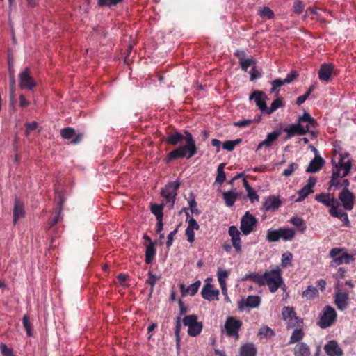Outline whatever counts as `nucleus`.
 Wrapping results in <instances>:
<instances>
[{
    "label": "nucleus",
    "instance_id": "nucleus-34",
    "mask_svg": "<svg viewBox=\"0 0 356 356\" xmlns=\"http://www.w3.org/2000/svg\"><path fill=\"white\" fill-rule=\"evenodd\" d=\"M257 350L252 343H247L240 348V356H256Z\"/></svg>",
    "mask_w": 356,
    "mask_h": 356
},
{
    "label": "nucleus",
    "instance_id": "nucleus-20",
    "mask_svg": "<svg viewBox=\"0 0 356 356\" xmlns=\"http://www.w3.org/2000/svg\"><path fill=\"white\" fill-rule=\"evenodd\" d=\"M282 202L280 198L275 195H269L264 198L263 202V210L266 212L276 211L280 207Z\"/></svg>",
    "mask_w": 356,
    "mask_h": 356
},
{
    "label": "nucleus",
    "instance_id": "nucleus-41",
    "mask_svg": "<svg viewBox=\"0 0 356 356\" xmlns=\"http://www.w3.org/2000/svg\"><path fill=\"white\" fill-rule=\"evenodd\" d=\"M275 334V331L267 325L261 326L257 334L260 339H270Z\"/></svg>",
    "mask_w": 356,
    "mask_h": 356
},
{
    "label": "nucleus",
    "instance_id": "nucleus-15",
    "mask_svg": "<svg viewBox=\"0 0 356 356\" xmlns=\"http://www.w3.org/2000/svg\"><path fill=\"white\" fill-rule=\"evenodd\" d=\"M352 168V161L348 159L346 161H339L332 168V175L337 177H345Z\"/></svg>",
    "mask_w": 356,
    "mask_h": 356
},
{
    "label": "nucleus",
    "instance_id": "nucleus-27",
    "mask_svg": "<svg viewBox=\"0 0 356 356\" xmlns=\"http://www.w3.org/2000/svg\"><path fill=\"white\" fill-rule=\"evenodd\" d=\"M201 285V281L197 280L194 283L190 284L188 286H186L184 283H181L179 284L180 292L182 296H186L187 295L193 296H195Z\"/></svg>",
    "mask_w": 356,
    "mask_h": 356
},
{
    "label": "nucleus",
    "instance_id": "nucleus-63",
    "mask_svg": "<svg viewBox=\"0 0 356 356\" xmlns=\"http://www.w3.org/2000/svg\"><path fill=\"white\" fill-rule=\"evenodd\" d=\"M56 214L54 217L53 218H50L49 220H48V222H47V224H48V229H50L53 226H54L55 225H56L60 218V214L61 213H58V212H56Z\"/></svg>",
    "mask_w": 356,
    "mask_h": 356
},
{
    "label": "nucleus",
    "instance_id": "nucleus-37",
    "mask_svg": "<svg viewBox=\"0 0 356 356\" xmlns=\"http://www.w3.org/2000/svg\"><path fill=\"white\" fill-rule=\"evenodd\" d=\"M304 336L305 332L302 328L301 327L296 328L293 331L292 334L290 337L289 343L293 344L295 343H299L303 339Z\"/></svg>",
    "mask_w": 356,
    "mask_h": 356
},
{
    "label": "nucleus",
    "instance_id": "nucleus-7",
    "mask_svg": "<svg viewBox=\"0 0 356 356\" xmlns=\"http://www.w3.org/2000/svg\"><path fill=\"white\" fill-rule=\"evenodd\" d=\"M337 314L334 307L326 305L320 312L317 325L321 329H326L332 326L337 320Z\"/></svg>",
    "mask_w": 356,
    "mask_h": 356
},
{
    "label": "nucleus",
    "instance_id": "nucleus-21",
    "mask_svg": "<svg viewBox=\"0 0 356 356\" xmlns=\"http://www.w3.org/2000/svg\"><path fill=\"white\" fill-rule=\"evenodd\" d=\"M202 298L209 301H213L218 300L219 291L214 289L213 286L210 283H207L203 286L201 291Z\"/></svg>",
    "mask_w": 356,
    "mask_h": 356
},
{
    "label": "nucleus",
    "instance_id": "nucleus-4",
    "mask_svg": "<svg viewBox=\"0 0 356 356\" xmlns=\"http://www.w3.org/2000/svg\"><path fill=\"white\" fill-rule=\"evenodd\" d=\"M264 286L267 285L271 293H275L277 290L282 287L283 289L286 288V285L282 277L281 270L279 267L275 269L266 271L263 274Z\"/></svg>",
    "mask_w": 356,
    "mask_h": 356
},
{
    "label": "nucleus",
    "instance_id": "nucleus-13",
    "mask_svg": "<svg viewBox=\"0 0 356 356\" xmlns=\"http://www.w3.org/2000/svg\"><path fill=\"white\" fill-rule=\"evenodd\" d=\"M37 86V82L34 80L31 74V70L29 67L19 74V86L22 90H33Z\"/></svg>",
    "mask_w": 356,
    "mask_h": 356
},
{
    "label": "nucleus",
    "instance_id": "nucleus-50",
    "mask_svg": "<svg viewBox=\"0 0 356 356\" xmlns=\"http://www.w3.org/2000/svg\"><path fill=\"white\" fill-rule=\"evenodd\" d=\"M147 275L148 278L146 280L145 283L150 286V293H152L155 284L160 279V277L152 274L151 271L148 272Z\"/></svg>",
    "mask_w": 356,
    "mask_h": 356
},
{
    "label": "nucleus",
    "instance_id": "nucleus-25",
    "mask_svg": "<svg viewBox=\"0 0 356 356\" xmlns=\"http://www.w3.org/2000/svg\"><path fill=\"white\" fill-rule=\"evenodd\" d=\"M179 316H177L176 318V325L175 329V334L176 336V342L177 345L179 346L180 342V330L181 327V316L185 314L187 312V308L184 306V302L181 300H179Z\"/></svg>",
    "mask_w": 356,
    "mask_h": 356
},
{
    "label": "nucleus",
    "instance_id": "nucleus-16",
    "mask_svg": "<svg viewBox=\"0 0 356 356\" xmlns=\"http://www.w3.org/2000/svg\"><path fill=\"white\" fill-rule=\"evenodd\" d=\"M228 234L231 238L232 245L237 253L242 251L241 232L235 225H231L228 229Z\"/></svg>",
    "mask_w": 356,
    "mask_h": 356
},
{
    "label": "nucleus",
    "instance_id": "nucleus-55",
    "mask_svg": "<svg viewBox=\"0 0 356 356\" xmlns=\"http://www.w3.org/2000/svg\"><path fill=\"white\" fill-rule=\"evenodd\" d=\"M0 351L3 356H16L14 355L13 349L8 348L4 343H0Z\"/></svg>",
    "mask_w": 356,
    "mask_h": 356
},
{
    "label": "nucleus",
    "instance_id": "nucleus-54",
    "mask_svg": "<svg viewBox=\"0 0 356 356\" xmlns=\"http://www.w3.org/2000/svg\"><path fill=\"white\" fill-rule=\"evenodd\" d=\"M298 168V164L296 163H291L288 165V168L285 169L283 172L282 175L289 177H290L297 169Z\"/></svg>",
    "mask_w": 356,
    "mask_h": 356
},
{
    "label": "nucleus",
    "instance_id": "nucleus-60",
    "mask_svg": "<svg viewBox=\"0 0 356 356\" xmlns=\"http://www.w3.org/2000/svg\"><path fill=\"white\" fill-rule=\"evenodd\" d=\"M123 0H99L98 3L99 6H106L108 7H111L117 5L118 3L122 2Z\"/></svg>",
    "mask_w": 356,
    "mask_h": 356
},
{
    "label": "nucleus",
    "instance_id": "nucleus-56",
    "mask_svg": "<svg viewBox=\"0 0 356 356\" xmlns=\"http://www.w3.org/2000/svg\"><path fill=\"white\" fill-rule=\"evenodd\" d=\"M22 324L26 331L27 335L31 336L32 335L31 326V323H30L29 316L27 314H25L23 316Z\"/></svg>",
    "mask_w": 356,
    "mask_h": 356
},
{
    "label": "nucleus",
    "instance_id": "nucleus-10",
    "mask_svg": "<svg viewBox=\"0 0 356 356\" xmlns=\"http://www.w3.org/2000/svg\"><path fill=\"white\" fill-rule=\"evenodd\" d=\"M182 323L184 326L188 327V334L191 337L199 335L203 328L202 323L197 321V316L195 314L185 316Z\"/></svg>",
    "mask_w": 356,
    "mask_h": 356
},
{
    "label": "nucleus",
    "instance_id": "nucleus-51",
    "mask_svg": "<svg viewBox=\"0 0 356 356\" xmlns=\"http://www.w3.org/2000/svg\"><path fill=\"white\" fill-rule=\"evenodd\" d=\"M239 64L241 65L242 70H243L244 72H247L248 69L250 66H254L256 65V62L252 58H245L244 60L241 59V62L239 63Z\"/></svg>",
    "mask_w": 356,
    "mask_h": 356
},
{
    "label": "nucleus",
    "instance_id": "nucleus-2",
    "mask_svg": "<svg viewBox=\"0 0 356 356\" xmlns=\"http://www.w3.org/2000/svg\"><path fill=\"white\" fill-rule=\"evenodd\" d=\"M315 200L323 204L329 208V213L334 218H337L343 222V225L346 227H350V222L348 213L340 209V204L334 196L330 193H321L317 194Z\"/></svg>",
    "mask_w": 356,
    "mask_h": 356
},
{
    "label": "nucleus",
    "instance_id": "nucleus-1",
    "mask_svg": "<svg viewBox=\"0 0 356 356\" xmlns=\"http://www.w3.org/2000/svg\"><path fill=\"white\" fill-rule=\"evenodd\" d=\"M183 140H185L184 145H180L175 149L168 153L166 157V162L169 163L175 159H190L196 154L197 152V146L192 134L188 131H184V136L179 132L168 134L165 139L168 144L177 145Z\"/></svg>",
    "mask_w": 356,
    "mask_h": 356
},
{
    "label": "nucleus",
    "instance_id": "nucleus-36",
    "mask_svg": "<svg viewBox=\"0 0 356 356\" xmlns=\"http://www.w3.org/2000/svg\"><path fill=\"white\" fill-rule=\"evenodd\" d=\"M156 255V249L154 248V245L152 242L149 243V245L146 246L145 250V261L146 264H149L152 263Z\"/></svg>",
    "mask_w": 356,
    "mask_h": 356
},
{
    "label": "nucleus",
    "instance_id": "nucleus-44",
    "mask_svg": "<svg viewBox=\"0 0 356 356\" xmlns=\"http://www.w3.org/2000/svg\"><path fill=\"white\" fill-rule=\"evenodd\" d=\"M284 79H277L271 82L272 88L270 90V93H275V96L279 95L280 88L285 85Z\"/></svg>",
    "mask_w": 356,
    "mask_h": 356
},
{
    "label": "nucleus",
    "instance_id": "nucleus-47",
    "mask_svg": "<svg viewBox=\"0 0 356 356\" xmlns=\"http://www.w3.org/2000/svg\"><path fill=\"white\" fill-rule=\"evenodd\" d=\"M290 222L293 225L297 227L302 233H303L306 230V225H305L303 219L301 218L292 217L290 219Z\"/></svg>",
    "mask_w": 356,
    "mask_h": 356
},
{
    "label": "nucleus",
    "instance_id": "nucleus-52",
    "mask_svg": "<svg viewBox=\"0 0 356 356\" xmlns=\"http://www.w3.org/2000/svg\"><path fill=\"white\" fill-rule=\"evenodd\" d=\"M229 271L222 268H219L217 272V277L219 283H226V280L229 276Z\"/></svg>",
    "mask_w": 356,
    "mask_h": 356
},
{
    "label": "nucleus",
    "instance_id": "nucleus-5",
    "mask_svg": "<svg viewBox=\"0 0 356 356\" xmlns=\"http://www.w3.org/2000/svg\"><path fill=\"white\" fill-rule=\"evenodd\" d=\"M329 257L332 259L330 267H337L342 264H348L355 261L353 254L348 253L343 248H333L329 252Z\"/></svg>",
    "mask_w": 356,
    "mask_h": 356
},
{
    "label": "nucleus",
    "instance_id": "nucleus-29",
    "mask_svg": "<svg viewBox=\"0 0 356 356\" xmlns=\"http://www.w3.org/2000/svg\"><path fill=\"white\" fill-rule=\"evenodd\" d=\"M25 216L24 204L20 200L15 199L13 208V224L16 225L19 218Z\"/></svg>",
    "mask_w": 356,
    "mask_h": 356
},
{
    "label": "nucleus",
    "instance_id": "nucleus-18",
    "mask_svg": "<svg viewBox=\"0 0 356 356\" xmlns=\"http://www.w3.org/2000/svg\"><path fill=\"white\" fill-rule=\"evenodd\" d=\"M316 179L314 177H309L307 184L298 191V197L296 202L304 200L309 194L314 193L313 188L316 185Z\"/></svg>",
    "mask_w": 356,
    "mask_h": 356
},
{
    "label": "nucleus",
    "instance_id": "nucleus-8",
    "mask_svg": "<svg viewBox=\"0 0 356 356\" xmlns=\"http://www.w3.org/2000/svg\"><path fill=\"white\" fill-rule=\"evenodd\" d=\"M179 185V181H172L165 185L161 191V195L164 198L165 205L170 210L174 208Z\"/></svg>",
    "mask_w": 356,
    "mask_h": 356
},
{
    "label": "nucleus",
    "instance_id": "nucleus-48",
    "mask_svg": "<svg viewBox=\"0 0 356 356\" xmlns=\"http://www.w3.org/2000/svg\"><path fill=\"white\" fill-rule=\"evenodd\" d=\"M293 254L290 252H284L282 255L281 266L286 268L292 265Z\"/></svg>",
    "mask_w": 356,
    "mask_h": 356
},
{
    "label": "nucleus",
    "instance_id": "nucleus-22",
    "mask_svg": "<svg viewBox=\"0 0 356 356\" xmlns=\"http://www.w3.org/2000/svg\"><path fill=\"white\" fill-rule=\"evenodd\" d=\"M313 150L315 152V157L310 161L306 172H316L319 171L325 163L324 159L318 155V151L315 147H313Z\"/></svg>",
    "mask_w": 356,
    "mask_h": 356
},
{
    "label": "nucleus",
    "instance_id": "nucleus-49",
    "mask_svg": "<svg viewBox=\"0 0 356 356\" xmlns=\"http://www.w3.org/2000/svg\"><path fill=\"white\" fill-rule=\"evenodd\" d=\"M241 142V139L229 140L222 143V148L227 151L231 152L234 149L236 145Z\"/></svg>",
    "mask_w": 356,
    "mask_h": 356
},
{
    "label": "nucleus",
    "instance_id": "nucleus-39",
    "mask_svg": "<svg viewBox=\"0 0 356 356\" xmlns=\"http://www.w3.org/2000/svg\"><path fill=\"white\" fill-rule=\"evenodd\" d=\"M261 303V298L257 295L248 296L245 301V305L248 308H257Z\"/></svg>",
    "mask_w": 356,
    "mask_h": 356
},
{
    "label": "nucleus",
    "instance_id": "nucleus-38",
    "mask_svg": "<svg viewBox=\"0 0 356 356\" xmlns=\"http://www.w3.org/2000/svg\"><path fill=\"white\" fill-rule=\"evenodd\" d=\"M163 208H164L163 203H162L161 204H151L150 211H151L152 213L154 215L156 220H160V219L163 218Z\"/></svg>",
    "mask_w": 356,
    "mask_h": 356
},
{
    "label": "nucleus",
    "instance_id": "nucleus-32",
    "mask_svg": "<svg viewBox=\"0 0 356 356\" xmlns=\"http://www.w3.org/2000/svg\"><path fill=\"white\" fill-rule=\"evenodd\" d=\"M240 194L241 193L236 192V190H229L228 191L223 192L222 195L225 204L228 207H232L234 206Z\"/></svg>",
    "mask_w": 356,
    "mask_h": 356
},
{
    "label": "nucleus",
    "instance_id": "nucleus-64",
    "mask_svg": "<svg viewBox=\"0 0 356 356\" xmlns=\"http://www.w3.org/2000/svg\"><path fill=\"white\" fill-rule=\"evenodd\" d=\"M25 127H26V131H25L26 136H29L31 131H34L37 129L38 123L35 121H33L31 123H26L25 124Z\"/></svg>",
    "mask_w": 356,
    "mask_h": 356
},
{
    "label": "nucleus",
    "instance_id": "nucleus-53",
    "mask_svg": "<svg viewBox=\"0 0 356 356\" xmlns=\"http://www.w3.org/2000/svg\"><path fill=\"white\" fill-rule=\"evenodd\" d=\"M56 193V199L58 202V207L56 208L55 212L61 213L65 199L60 193H58L57 191Z\"/></svg>",
    "mask_w": 356,
    "mask_h": 356
},
{
    "label": "nucleus",
    "instance_id": "nucleus-35",
    "mask_svg": "<svg viewBox=\"0 0 356 356\" xmlns=\"http://www.w3.org/2000/svg\"><path fill=\"white\" fill-rule=\"evenodd\" d=\"M243 186L247 191V195L250 199V202L252 203H254V202H258L259 200V197L257 191L250 186L248 181L245 179H243Z\"/></svg>",
    "mask_w": 356,
    "mask_h": 356
},
{
    "label": "nucleus",
    "instance_id": "nucleus-30",
    "mask_svg": "<svg viewBox=\"0 0 356 356\" xmlns=\"http://www.w3.org/2000/svg\"><path fill=\"white\" fill-rule=\"evenodd\" d=\"M280 131H274L267 134L266 138L264 140L259 143L257 147V151L261 149L263 147H270L273 142L277 140L280 136Z\"/></svg>",
    "mask_w": 356,
    "mask_h": 356
},
{
    "label": "nucleus",
    "instance_id": "nucleus-31",
    "mask_svg": "<svg viewBox=\"0 0 356 356\" xmlns=\"http://www.w3.org/2000/svg\"><path fill=\"white\" fill-rule=\"evenodd\" d=\"M282 315L284 321L293 318L299 323H303V320L296 316V313L292 307H284L282 310Z\"/></svg>",
    "mask_w": 356,
    "mask_h": 356
},
{
    "label": "nucleus",
    "instance_id": "nucleus-45",
    "mask_svg": "<svg viewBox=\"0 0 356 356\" xmlns=\"http://www.w3.org/2000/svg\"><path fill=\"white\" fill-rule=\"evenodd\" d=\"M261 18L271 19L274 17V12L268 6H264L259 9L258 12Z\"/></svg>",
    "mask_w": 356,
    "mask_h": 356
},
{
    "label": "nucleus",
    "instance_id": "nucleus-46",
    "mask_svg": "<svg viewBox=\"0 0 356 356\" xmlns=\"http://www.w3.org/2000/svg\"><path fill=\"white\" fill-rule=\"evenodd\" d=\"M225 164V163H220L218 166L217 169V176L216 178V183H218L219 184H222L226 179L225 172L224 171Z\"/></svg>",
    "mask_w": 356,
    "mask_h": 356
},
{
    "label": "nucleus",
    "instance_id": "nucleus-9",
    "mask_svg": "<svg viewBox=\"0 0 356 356\" xmlns=\"http://www.w3.org/2000/svg\"><path fill=\"white\" fill-rule=\"evenodd\" d=\"M243 323L241 321L235 317L229 316L225 321L222 331L225 332L227 337L238 340L240 337L239 331Z\"/></svg>",
    "mask_w": 356,
    "mask_h": 356
},
{
    "label": "nucleus",
    "instance_id": "nucleus-23",
    "mask_svg": "<svg viewBox=\"0 0 356 356\" xmlns=\"http://www.w3.org/2000/svg\"><path fill=\"white\" fill-rule=\"evenodd\" d=\"M334 68V65L332 63L322 64L318 72L319 79L324 82H328L332 76Z\"/></svg>",
    "mask_w": 356,
    "mask_h": 356
},
{
    "label": "nucleus",
    "instance_id": "nucleus-58",
    "mask_svg": "<svg viewBox=\"0 0 356 356\" xmlns=\"http://www.w3.org/2000/svg\"><path fill=\"white\" fill-rule=\"evenodd\" d=\"M250 81H252L255 79H257L261 76V72L260 70H259L256 65L252 66L251 70L250 71Z\"/></svg>",
    "mask_w": 356,
    "mask_h": 356
},
{
    "label": "nucleus",
    "instance_id": "nucleus-3",
    "mask_svg": "<svg viewBox=\"0 0 356 356\" xmlns=\"http://www.w3.org/2000/svg\"><path fill=\"white\" fill-rule=\"evenodd\" d=\"M317 123L314 118L309 113H304L299 116L296 122L288 125L284 129L286 134L285 139L291 138L294 136H303L309 131L311 127H315Z\"/></svg>",
    "mask_w": 356,
    "mask_h": 356
},
{
    "label": "nucleus",
    "instance_id": "nucleus-62",
    "mask_svg": "<svg viewBox=\"0 0 356 356\" xmlns=\"http://www.w3.org/2000/svg\"><path fill=\"white\" fill-rule=\"evenodd\" d=\"M346 273V270L343 267H340L337 269V272L333 274V277L337 280V283L339 284V280L345 277Z\"/></svg>",
    "mask_w": 356,
    "mask_h": 356
},
{
    "label": "nucleus",
    "instance_id": "nucleus-24",
    "mask_svg": "<svg viewBox=\"0 0 356 356\" xmlns=\"http://www.w3.org/2000/svg\"><path fill=\"white\" fill-rule=\"evenodd\" d=\"M60 136L64 139H72L70 142L72 145H76L79 143L83 138L81 134L75 136V130L71 127L63 128L60 131Z\"/></svg>",
    "mask_w": 356,
    "mask_h": 356
},
{
    "label": "nucleus",
    "instance_id": "nucleus-42",
    "mask_svg": "<svg viewBox=\"0 0 356 356\" xmlns=\"http://www.w3.org/2000/svg\"><path fill=\"white\" fill-rule=\"evenodd\" d=\"M284 106V104L282 101V99L277 97L271 103L270 107L267 106V109L266 110L265 114L270 115V114L273 113L277 109H278L280 108H282Z\"/></svg>",
    "mask_w": 356,
    "mask_h": 356
},
{
    "label": "nucleus",
    "instance_id": "nucleus-33",
    "mask_svg": "<svg viewBox=\"0 0 356 356\" xmlns=\"http://www.w3.org/2000/svg\"><path fill=\"white\" fill-rule=\"evenodd\" d=\"M294 356H310V348L304 342L298 343L293 349Z\"/></svg>",
    "mask_w": 356,
    "mask_h": 356
},
{
    "label": "nucleus",
    "instance_id": "nucleus-11",
    "mask_svg": "<svg viewBox=\"0 0 356 356\" xmlns=\"http://www.w3.org/2000/svg\"><path fill=\"white\" fill-rule=\"evenodd\" d=\"M257 223V218L250 211H246L241 218L240 230L243 235L248 236L256 229Z\"/></svg>",
    "mask_w": 356,
    "mask_h": 356
},
{
    "label": "nucleus",
    "instance_id": "nucleus-26",
    "mask_svg": "<svg viewBox=\"0 0 356 356\" xmlns=\"http://www.w3.org/2000/svg\"><path fill=\"white\" fill-rule=\"evenodd\" d=\"M324 350L328 356H342L343 355V350L334 340L329 341L325 345Z\"/></svg>",
    "mask_w": 356,
    "mask_h": 356
},
{
    "label": "nucleus",
    "instance_id": "nucleus-40",
    "mask_svg": "<svg viewBox=\"0 0 356 356\" xmlns=\"http://www.w3.org/2000/svg\"><path fill=\"white\" fill-rule=\"evenodd\" d=\"M242 280H251L258 284L259 286H264L263 275H259L257 273H250L245 274L242 278Z\"/></svg>",
    "mask_w": 356,
    "mask_h": 356
},
{
    "label": "nucleus",
    "instance_id": "nucleus-14",
    "mask_svg": "<svg viewBox=\"0 0 356 356\" xmlns=\"http://www.w3.org/2000/svg\"><path fill=\"white\" fill-rule=\"evenodd\" d=\"M338 199L346 211H351L354 208L355 196L348 188H343L338 195Z\"/></svg>",
    "mask_w": 356,
    "mask_h": 356
},
{
    "label": "nucleus",
    "instance_id": "nucleus-28",
    "mask_svg": "<svg viewBox=\"0 0 356 356\" xmlns=\"http://www.w3.org/2000/svg\"><path fill=\"white\" fill-rule=\"evenodd\" d=\"M343 177H337L332 175L331 179L329 181V188L334 187L335 189L348 188L350 181L347 179H343Z\"/></svg>",
    "mask_w": 356,
    "mask_h": 356
},
{
    "label": "nucleus",
    "instance_id": "nucleus-12",
    "mask_svg": "<svg viewBox=\"0 0 356 356\" xmlns=\"http://www.w3.org/2000/svg\"><path fill=\"white\" fill-rule=\"evenodd\" d=\"M334 302L337 309L340 311H344L348 309L350 305V298L348 292L343 291L340 288V284L336 283L334 285Z\"/></svg>",
    "mask_w": 356,
    "mask_h": 356
},
{
    "label": "nucleus",
    "instance_id": "nucleus-57",
    "mask_svg": "<svg viewBox=\"0 0 356 356\" xmlns=\"http://www.w3.org/2000/svg\"><path fill=\"white\" fill-rule=\"evenodd\" d=\"M188 204L192 213H195L196 215H199L200 213V211L197 207V202L193 194H191V197L188 200Z\"/></svg>",
    "mask_w": 356,
    "mask_h": 356
},
{
    "label": "nucleus",
    "instance_id": "nucleus-19",
    "mask_svg": "<svg viewBox=\"0 0 356 356\" xmlns=\"http://www.w3.org/2000/svg\"><path fill=\"white\" fill-rule=\"evenodd\" d=\"M249 99H254L256 105L259 108V109L264 113H266V110L267 109V106L266 104V101L267 99L266 95L262 92L256 90L254 91L249 97Z\"/></svg>",
    "mask_w": 356,
    "mask_h": 356
},
{
    "label": "nucleus",
    "instance_id": "nucleus-61",
    "mask_svg": "<svg viewBox=\"0 0 356 356\" xmlns=\"http://www.w3.org/2000/svg\"><path fill=\"white\" fill-rule=\"evenodd\" d=\"M179 226H177L173 231L170 232L167 236V242L166 245L168 248H170L172 243L174 240V236L177 234L178 232Z\"/></svg>",
    "mask_w": 356,
    "mask_h": 356
},
{
    "label": "nucleus",
    "instance_id": "nucleus-43",
    "mask_svg": "<svg viewBox=\"0 0 356 356\" xmlns=\"http://www.w3.org/2000/svg\"><path fill=\"white\" fill-rule=\"evenodd\" d=\"M318 289L315 286L310 285L302 292V298L306 300H311L315 297H318Z\"/></svg>",
    "mask_w": 356,
    "mask_h": 356
},
{
    "label": "nucleus",
    "instance_id": "nucleus-6",
    "mask_svg": "<svg viewBox=\"0 0 356 356\" xmlns=\"http://www.w3.org/2000/svg\"><path fill=\"white\" fill-rule=\"evenodd\" d=\"M296 235L295 230L289 227H280L277 229H268L266 232V239L270 243L277 242L280 239L288 241H292Z\"/></svg>",
    "mask_w": 356,
    "mask_h": 356
},
{
    "label": "nucleus",
    "instance_id": "nucleus-17",
    "mask_svg": "<svg viewBox=\"0 0 356 356\" xmlns=\"http://www.w3.org/2000/svg\"><path fill=\"white\" fill-rule=\"evenodd\" d=\"M186 216L188 225L185 230V235L187 238V241L190 243H193L195 241V230H198L200 229V225L195 218L193 217L188 218L189 214L188 213H186Z\"/></svg>",
    "mask_w": 356,
    "mask_h": 356
},
{
    "label": "nucleus",
    "instance_id": "nucleus-59",
    "mask_svg": "<svg viewBox=\"0 0 356 356\" xmlns=\"http://www.w3.org/2000/svg\"><path fill=\"white\" fill-rule=\"evenodd\" d=\"M305 8V5L300 0H296L293 3V11L297 14L302 13Z\"/></svg>",
    "mask_w": 356,
    "mask_h": 356
}]
</instances>
